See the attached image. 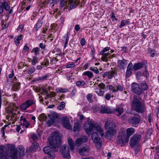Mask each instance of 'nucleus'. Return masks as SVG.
I'll use <instances>...</instances> for the list:
<instances>
[{
    "label": "nucleus",
    "instance_id": "52",
    "mask_svg": "<svg viewBox=\"0 0 159 159\" xmlns=\"http://www.w3.org/2000/svg\"><path fill=\"white\" fill-rule=\"evenodd\" d=\"M67 89H63L62 88H60L59 89H58V91H57V92H60L62 93H65L67 91Z\"/></svg>",
    "mask_w": 159,
    "mask_h": 159
},
{
    "label": "nucleus",
    "instance_id": "48",
    "mask_svg": "<svg viewBox=\"0 0 159 159\" xmlns=\"http://www.w3.org/2000/svg\"><path fill=\"white\" fill-rule=\"evenodd\" d=\"M129 70L132 71L133 70V65L131 62H130L128 65L127 69Z\"/></svg>",
    "mask_w": 159,
    "mask_h": 159
},
{
    "label": "nucleus",
    "instance_id": "13",
    "mask_svg": "<svg viewBox=\"0 0 159 159\" xmlns=\"http://www.w3.org/2000/svg\"><path fill=\"white\" fill-rule=\"evenodd\" d=\"M43 151L44 152L48 154L51 158L54 159L55 158V155L54 152L52 151L51 148L48 146L45 147Z\"/></svg>",
    "mask_w": 159,
    "mask_h": 159
},
{
    "label": "nucleus",
    "instance_id": "26",
    "mask_svg": "<svg viewBox=\"0 0 159 159\" xmlns=\"http://www.w3.org/2000/svg\"><path fill=\"white\" fill-rule=\"evenodd\" d=\"M123 112V109L122 108L119 107H118L115 109V111L116 115L118 116L121 115Z\"/></svg>",
    "mask_w": 159,
    "mask_h": 159
},
{
    "label": "nucleus",
    "instance_id": "24",
    "mask_svg": "<svg viewBox=\"0 0 159 159\" xmlns=\"http://www.w3.org/2000/svg\"><path fill=\"white\" fill-rule=\"evenodd\" d=\"M111 70L109 71V75L107 77L109 79H112L113 76H115L117 75V73L115 71V70L114 69L113 70L112 68H111Z\"/></svg>",
    "mask_w": 159,
    "mask_h": 159
},
{
    "label": "nucleus",
    "instance_id": "27",
    "mask_svg": "<svg viewBox=\"0 0 159 159\" xmlns=\"http://www.w3.org/2000/svg\"><path fill=\"white\" fill-rule=\"evenodd\" d=\"M9 16H8L7 18L5 20H3L2 22V29H5L7 28L9 26V23H7V21L8 19Z\"/></svg>",
    "mask_w": 159,
    "mask_h": 159
},
{
    "label": "nucleus",
    "instance_id": "41",
    "mask_svg": "<svg viewBox=\"0 0 159 159\" xmlns=\"http://www.w3.org/2000/svg\"><path fill=\"white\" fill-rule=\"evenodd\" d=\"M42 22L40 21V19H39L38 22L36 25V28L37 30H38L42 26Z\"/></svg>",
    "mask_w": 159,
    "mask_h": 159
},
{
    "label": "nucleus",
    "instance_id": "7",
    "mask_svg": "<svg viewBox=\"0 0 159 159\" xmlns=\"http://www.w3.org/2000/svg\"><path fill=\"white\" fill-rule=\"evenodd\" d=\"M128 141V138H126L124 134L122 133H120L117 137V143L121 146H124L125 143H127Z\"/></svg>",
    "mask_w": 159,
    "mask_h": 159
},
{
    "label": "nucleus",
    "instance_id": "51",
    "mask_svg": "<svg viewBox=\"0 0 159 159\" xmlns=\"http://www.w3.org/2000/svg\"><path fill=\"white\" fill-rule=\"evenodd\" d=\"M96 69H95L94 68L90 67V70L93 71H94L96 74H98L99 73L98 70V69L96 68Z\"/></svg>",
    "mask_w": 159,
    "mask_h": 159
},
{
    "label": "nucleus",
    "instance_id": "42",
    "mask_svg": "<svg viewBox=\"0 0 159 159\" xmlns=\"http://www.w3.org/2000/svg\"><path fill=\"white\" fill-rule=\"evenodd\" d=\"M85 84V81L83 80L81 81H77L76 83V84L78 86H82L84 85Z\"/></svg>",
    "mask_w": 159,
    "mask_h": 159
},
{
    "label": "nucleus",
    "instance_id": "29",
    "mask_svg": "<svg viewBox=\"0 0 159 159\" xmlns=\"http://www.w3.org/2000/svg\"><path fill=\"white\" fill-rule=\"evenodd\" d=\"M20 83H16L14 84L12 89L14 91H16L19 89L20 87Z\"/></svg>",
    "mask_w": 159,
    "mask_h": 159
},
{
    "label": "nucleus",
    "instance_id": "35",
    "mask_svg": "<svg viewBox=\"0 0 159 159\" xmlns=\"http://www.w3.org/2000/svg\"><path fill=\"white\" fill-rule=\"evenodd\" d=\"M65 103L64 102H61L57 107V109L59 110H61L64 109L65 107Z\"/></svg>",
    "mask_w": 159,
    "mask_h": 159
},
{
    "label": "nucleus",
    "instance_id": "45",
    "mask_svg": "<svg viewBox=\"0 0 159 159\" xmlns=\"http://www.w3.org/2000/svg\"><path fill=\"white\" fill-rule=\"evenodd\" d=\"M122 90L123 87L121 85H118L116 87V89H115V90L113 91V92L116 93L118 91V90L122 91Z\"/></svg>",
    "mask_w": 159,
    "mask_h": 159
},
{
    "label": "nucleus",
    "instance_id": "21",
    "mask_svg": "<svg viewBox=\"0 0 159 159\" xmlns=\"http://www.w3.org/2000/svg\"><path fill=\"white\" fill-rule=\"evenodd\" d=\"M135 131V129L133 128H129L127 129L126 132L127 133V136L126 138H129L134 133Z\"/></svg>",
    "mask_w": 159,
    "mask_h": 159
},
{
    "label": "nucleus",
    "instance_id": "20",
    "mask_svg": "<svg viewBox=\"0 0 159 159\" xmlns=\"http://www.w3.org/2000/svg\"><path fill=\"white\" fill-rule=\"evenodd\" d=\"M39 148V144L37 142H34L32 143L31 144L30 151L31 152L35 151Z\"/></svg>",
    "mask_w": 159,
    "mask_h": 159
},
{
    "label": "nucleus",
    "instance_id": "47",
    "mask_svg": "<svg viewBox=\"0 0 159 159\" xmlns=\"http://www.w3.org/2000/svg\"><path fill=\"white\" fill-rule=\"evenodd\" d=\"M110 49L109 47H106L104 49L102 50L101 52H100V54H103V53H105L104 52H107V51L109 50Z\"/></svg>",
    "mask_w": 159,
    "mask_h": 159
},
{
    "label": "nucleus",
    "instance_id": "62",
    "mask_svg": "<svg viewBox=\"0 0 159 159\" xmlns=\"http://www.w3.org/2000/svg\"><path fill=\"white\" fill-rule=\"evenodd\" d=\"M75 66V65L74 64H70L67 65L66 67L67 68H71Z\"/></svg>",
    "mask_w": 159,
    "mask_h": 159
},
{
    "label": "nucleus",
    "instance_id": "31",
    "mask_svg": "<svg viewBox=\"0 0 159 159\" xmlns=\"http://www.w3.org/2000/svg\"><path fill=\"white\" fill-rule=\"evenodd\" d=\"M148 53L150 54V56L152 57H154L155 53V50L153 49L148 48Z\"/></svg>",
    "mask_w": 159,
    "mask_h": 159
},
{
    "label": "nucleus",
    "instance_id": "63",
    "mask_svg": "<svg viewBox=\"0 0 159 159\" xmlns=\"http://www.w3.org/2000/svg\"><path fill=\"white\" fill-rule=\"evenodd\" d=\"M111 98V95L110 94L107 93L105 96V98L107 100H109Z\"/></svg>",
    "mask_w": 159,
    "mask_h": 159
},
{
    "label": "nucleus",
    "instance_id": "2",
    "mask_svg": "<svg viewBox=\"0 0 159 159\" xmlns=\"http://www.w3.org/2000/svg\"><path fill=\"white\" fill-rule=\"evenodd\" d=\"M51 137H49L48 139L50 145L52 147L53 150L56 152L58 150L61 145V134L58 131H54L51 135Z\"/></svg>",
    "mask_w": 159,
    "mask_h": 159
},
{
    "label": "nucleus",
    "instance_id": "43",
    "mask_svg": "<svg viewBox=\"0 0 159 159\" xmlns=\"http://www.w3.org/2000/svg\"><path fill=\"white\" fill-rule=\"evenodd\" d=\"M48 76L47 75L43 76H40L38 78V80L43 81L46 80Z\"/></svg>",
    "mask_w": 159,
    "mask_h": 159
},
{
    "label": "nucleus",
    "instance_id": "50",
    "mask_svg": "<svg viewBox=\"0 0 159 159\" xmlns=\"http://www.w3.org/2000/svg\"><path fill=\"white\" fill-rule=\"evenodd\" d=\"M105 85L103 83H101L98 85L99 87L102 89L104 90L105 88Z\"/></svg>",
    "mask_w": 159,
    "mask_h": 159
},
{
    "label": "nucleus",
    "instance_id": "60",
    "mask_svg": "<svg viewBox=\"0 0 159 159\" xmlns=\"http://www.w3.org/2000/svg\"><path fill=\"white\" fill-rule=\"evenodd\" d=\"M80 43L82 46H84L85 44V40L84 38H82L80 40Z\"/></svg>",
    "mask_w": 159,
    "mask_h": 159
},
{
    "label": "nucleus",
    "instance_id": "12",
    "mask_svg": "<svg viewBox=\"0 0 159 159\" xmlns=\"http://www.w3.org/2000/svg\"><path fill=\"white\" fill-rule=\"evenodd\" d=\"M61 122L63 124V126L68 129H71L70 120L66 116L63 117L61 118Z\"/></svg>",
    "mask_w": 159,
    "mask_h": 159
},
{
    "label": "nucleus",
    "instance_id": "34",
    "mask_svg": "<svg viewBox=\"0 0 159 159\" xmlns=\"http://www.w3.org/2000/svg\"><path fill=\"white\" fill-rule=\"evenodd\" d=\"M49 117L50 118L47 121V124L48 125V126H50L54 124L55 120L51 117Z\"/></svg>",
    "mask_w": 159,
    "mask_h": 159
},
{
    "label": "nucleus",
    "instance_id": "5",
    "mask_svg": "<svg viewBox=\"0 0 159 159\" xmlns=\"http://www.w3.org/2000/svg\"><path fill=\"white\" fill-rule=\"evenodd\" d=\"M141 135L138 134H135L132 137L129 142L130 145L132 148H133L138 144L141 139Z\"/></svg>",
    "mask_w": 159,
    "mask_h": 159
},
{
    "label": "nucleus",
    "instance_id": "46",
    "mask_svg": "<svg viewBox=\"0 0 159 159\" xmlns=\"http://www.w3.org/2000/svg\"><path fill=\"white\" fill-rule=\"evenodd\" d=\"M40 117L42 120L45 121L46 120L47 118V116L46 115L44 114H42L40 116Z\"/></svg>",
    "mask_w": 159,
    "mask_h": 159
},
{
    "label": "nucleus",
    "instance_id": "4",
    "mask_svg": "<svg viewBox=\"0 0 159 159\" xmlns=\"http://www.w3.org/2000/svg\"><path fill=\"white\" fill-rule=\"evenodd\" d=\"M134 96V99L131 102V106L132 108L136 112L143 113L146 110L144 104L140 102L139 100Z\"/></svg>",
    "mask_w": 159,
    "mask_h": 159
},
{
    "label": "nucleus",
    "instance_id": "53",
    "mask_svg": "<svg viewBox=\"0 0 159 159\" xmlns=\"http://www.w3.org/2000/svg\"><path fill=\"white\" fill-rule=\"evenodd\" d=\"M3 149L2 146L0 147V157H2L4 155Z\"/></svg>",
    "mask_w": 159,
    "mask_h": 159
},
{
    "label": "nucleus",
    "instance_id": "44",
    "mask_svg": "<svg viewBox=\"0 0 159 159\" xmlns=\"http://www.w3.org/2000/svg\"><path fill=\"white\" fill-rule=\"evenodd\" d=\"M97 94L99 96H102L104 93L103 91L101 90L98 89H97V90L95 91Z\"/></svg>",
    "mask_w": 159,
    "mask_h": 159
},
{
    "label": "nucleus",
    "instance_id": "54",
    "mask_svg": "<svg viewBox=\"0 0 159 159\" xmlns=\"http://www.w3.org/2000/svg\"><path fill=\"white\" fill-rule=\"evenodd\" d=\"M37 59V57H34L32 60V64L33 65H34L37 62V61H36Z\"/></svg>",
    "mask_w": 159,
    "mask_h": 159
},
{
    "label": "nucleus",
    "instance_id": "28",
    "mask_svg": "<svg viewBox=\"0 0 159 159\" xmlns=\"http://www.w3.org/2000/svg\"><path fill=\"white\" fill-rule=\"evenodd\" d=\"M73 128L74 131L75 132L79 131L80 130V126L78 122L74 123Z\"/></svg>",
    "mask_w": 159,
    "mask_h": 159
},
{
    "label": "nucleus",
    "instance_id": "64",
    "mask_svg": "<svg viewBox=\"0 0 159 159\" xmlns=\"http://www.w3.org/2000/svg\"><path fill=\"white\" fill-rule=\"evenodd\" d=\"M29 48L27 46V45H26L24 46L23 48V50L25 52H27L29 50Z\"/></svg>",
    "mask_w": 159,
    "mask_h": 159
},
{
    "label": "nucleus",
    "instance_id": "9",
    "mask_svg": "<svg viewBox=\"0 0 159 159\" xmlns=\"http://www.w3.org/2000/svg\"><path fill=\"white\" fill-rule=\"evenodd\" d=\"M131 89L133 92L138 95H140L143 92L142 89L139 84L135 82L132 84Z\"/></svg>",
    "mask_w": 159,
    "mask_h": 159
},
{
    "label": "nucleus",
    "instance_id": "59",
    "mask_svg": "<svg viewBox=\"0 0 159 159\" xmlns=\"http://www.w3.org/2000/svg\"><path fill=\"white\" fill-rule=\"evenodd\" d=\"M125 24V20H122L120 22V24L119 26V27L120 28H121L123 26H124Z\"/></svg>",
    "mask_w": 159,
    "mask_h": 159
},
{
    "label": "nucleus",
    "instance_id": "15",
    "mask_svg": "<svg viewBox=\"0 0 159 159\" xmlns=\"http://www.w3.org/2000/svg\"><path fill=\"white\" fill-rule=\"evenodd\" d=\"M79 0H69V4H70L69 7L68 8L69 10L75 8L80 3Z\"/></svg>",
    "mask_w": 159,
    "mask_h": 159
},
{
    "label": "nucleus",
    "instance_id": "11",
    "mask_svg": "<svg viewBox=\"0 0 159 159\" xmlns=\"http://www.w3.org/2000/svg\"><path fill=\"white\" fill-rule=\"evenodd\" d=\"M34 104L35 102L33 100L29 99L22 103L20 106V108L21 110H25L30 107Z\"/></svg>",
    "mask_w": 159,
    "mask_h": 159
},
{
    "label": "nucleus",
    "instance_id": "40",
    "mask_svg": "<svg viewBox=\"0 0 159 159\" xmlns=\"http://www.w3.org/2000/svg\"><path fill=\"white\" fill-rule=\"evenodd\" d=\"M141 86L142 88V90H146L148 88L146 83L145 82H143L141 83Z\"/></svg>",
    "mask_w": 159,
    "mask_h": 159
},
{
    "label": "nucleus",
    "instance_id": "22",
    "mask_svg": "<svg viewBox=\"0 0 159 159\" xmlns=\"http://www.w3.org/2000/svg\"><path fill=\"white\" fill-rule=\"evenodd\" d=\"M19 150L18 151L19 153V158H21V157L25 155V148L21 146H18Z\"/></svg>",
    "mask_w": 159,
    "mask_h": 159
},
{
    "label": "nucleus",
    "instance_id": "3",
    "mask_svg": "<svg viewBox=\"0 0 159 159\" xmlns=\"http://www.w3.org/2000/svg\"><path fill=\"white\" fill-rule=\"evenodd\" d=\"M105 127L107 131L106 133V137L108 139H111L116 134V126L113 122L107 121L105 124Z\"/></svg>",
    "mask_w": 159,
    "mask_h": 159
},
{
    "label": "nucleus",
    "instance_id": "17",
    "mask_svg": "<svg viewBox=\"0 0 159 159\" xmlns=\"http://www.w3.org/2000/svg\"><path fill=\"white\" fill-rule=\"evenodd\" d=\"M100 54L102 55V57L101 59L104 61L107 62L108 60H110L109 59L111 58V54L109 52Z\"/></svg>",
    "mask_w": 159,
    "mask_h": 159
},
{
    "label": "nucleus",
    "instance_id": "18",
    "mask_svg": "<svg viewBox=\"0 0 159 159\" xmlns=\"http://www.w3.org/2000/svg\"><path fill=\"white\" fill-rule=\"evenodd\" d=\"M88 140L87 137L86 136L83 137L81 138L77 139L75 141L77 145H80L82 143H85Z\"/></svg>",
    "mask_w": 159,
    "mask_h": 159
},
{
    "label": "nucleus",
    "instance_id": "30",
    "mask_svg": "<svg viewBox=\"0 0 159 159\" xmlns=\"http://www.w3.org/2000/svg\"><path fill=\"white\" fill-rule=\"evenodd\" d=\"M68 143L70 147V149L72 151L74 149V145L73 142L71 138H69L68 139Z\"/></svg>",
    "mask_w": 159,
    "mask_h": 159
},
{
    "label": "nucleus",
    "instance_id": "36",
    "mask_svg": "<svg viewBox=\"0 0 159 159\" xmlns=\"http://www.w3.org/2000/svg\"><path fill=\"white\" fill-rule=\"evenodd\" d=\"M17 152L14 151L11 152V157L12 159H17Z\"/></svg>",
    "mask_w": 159,
    "mask_h": 159
},
{
    "label": "nucleus",
    "instance_id": "55",
    "mask_svg": "<svg viewBox=\"0 0 159 159\" xmlns=\"http://www.w3.org/2000/svg\"><path fill=\"white\" fill-rule=\"evenodd\" d=\"M15 147L14 145H10L8 147V149L10 150V151H11V152L14 151V150L15 149Z\"/></svg>",
    "mask_w": 159,
    "mask_h": 159
},
{
    "label": "nucleus",
    "instance_id": "39",
    "mask_svg": "<svg viewBox=\"0 0 159 159\" xmlns=\"http://www.w3.org/2000/svg\"><path fill=\"white\" fill-rule=\"evenodd\" d=\"M40 51V48H39L38 47H36L35 48H34L32 51V52H34V53L35 55H37L39 54V52Z\"/></svg>",
    "mask_w": 159,
    "mask_h": 159
},
{
    "label": "nucleus",
    "instance_id": "23",
    "mask_svg": "<svg viewBox=\"0 0 159 159\" xmlns=\"http://www.w3.org/2000/svg\"><path fill=\"white\" fill-rule=\"evenodd\" d=\"M101 113H111L112 112L110 109L109 108L107 107H102V109L100 110Z\"/></svg>",
    "mask_w": 159,
    "mask_h": 159
},
{
    "label": "nucleus",
    "instance_id": "1",
    "mask_svg": "<svg viewBox=\"0 0 159 159\" xmlns=\"http://www.w3.org/2000/svg\"><path fill=\"white\" fill-rule=\"evenodd\" d=\"M84 127L86 133L90 135L93 130H96L98 133L102 138L104 136L103 130L100 126L94 123L92 119L88 118L87 123H85L84 125Z\"/></svg>",
    "mask_w": 159,
    "mask_h": 159
},
{
    "label": "nucleus",
    "instance_id": "49",
    "mask_svg": "<svg viewBox=\"0 0 159 159\" xmlns=\"http://www.w3.org/2000/svg\"><path fill=\"white\" fill-rule=\"evenodd\" d=\"M131 74L132 71L127 70L125 74L126 77H129L131 75Z\"/></svg>",
    "mask_w": 159,
    "mask_h": 159
},
{
    "label": "nucleus",
    "instance_id": "32",
    "mask_svg": "<svg viewBox=\"0 0 159 159\" xmlns=\"http://www.w3.org/2000/svg\"><path fill=\"white\" fill-rule=\"evenodd\" d=\"M83 75L88 76L89 78H92L93 76V73L89 71L84 72Z\"/></svg>",
    "mask_w": 159,
    "mask_h": 159
},
{
    "label": "nucleus",
    "instance_id": "61",
    "mask_svg": "<svg viewBox=\"0 0 159 159\" xmlns=\"http://www.w3.org/2000/svg\"><path fill=\"white\" fill-rule=\"evenodd\" d=\"M31 138L33 140L35 141L38 139V136L35 134H33L31 136Z\"/></svg>",
    "mask_w": 159,
    "mask_h": 159
},
{
    "label": "nucleus",
    "instance_id": "25",
    "mask_svg": "<svg viewBox=\"0 0 159 159\" xmlns=\"http://www.w3.org/2000/svg\"><path fill=\"white\" fill-rule=\"evenodd\" d=\"M143 66V64L141 62H138L134 64L133 68L135 70H138L142 68Z\"/></svg>",
    "mask_w": 159,
    "mask_h": 159
},
{
    "label": "nucleus",
    "instance_id": "57",
    "mask_svg": "<svg viewBox=\"0 0 159 159\" xmlns=\"http://www.w3.org/2000/svg\"><path fill=\"white\" fill-rule=\"evenodd\" d=\"M39 46L40 48L42 50H44L46 48V46L43 43H41L39 44Z\"/></svg>",
    "mask_w": 159,
    "mask_h": 159
},
{
    "label": "nucleus",
    "instance_id": "14",
    "mask_svg": "<svg viewBox=\"0 0 159 159\" xmlns=\"http://www.w3.org/2000/svg\"><path fill=\"white\" fill-rule=\"evenodd\" d=\"M89 150V147L86 146L79 148L78 152L81 156H86L88 155Z\"/></svg>",
    "mask_w": 159,
    "mask_h": 159
},
{
    "label": "nucleus",
    "instance_id": "10",
    "mask_svg": "<svg viewBox=\"0 0 159 159\" xmlns=\"http://www.w3.org/2000/svg\"><path fill=\"white\" fill-rule=\"evenodd\" d=\"M141 116L139 114H136L134 116L129 118L128 121L129 124L131 125H137L140 121Z\"/></svg>",
    "mask_w": 159,
    "mask_h": 159
},
{
    "label": "nucleus",
    "instance_id": "58",
    "mask_svg": "<svg viewBox=\"0 0 159 159\" xmlns=\"http://www.w3.org/2000/svg\"><path fill=\"white\" fill-rule=\"evenodd\" d=\"M20 120L23 121L25 123L28 122L26 118H24L23 116H21L20 117Z\"/></svg>",
    "mask_w": 159,
    "mask_h": 159
},
{
    "label": "nucleus",
    "instance_id": "56",
    "mask_svg": "<svg viewBox=\"0 0 159 159\" xmlns=\"http://www.w3.org/2000/svg\"><path fill=\"white\" fill-rule=\"evenodd\" d=\"M35 69L34 67L31 68L28 71L29 74H31L34 73L35 71Z\"/></svg>",
    "mask_w": 159,
    "mask_h": 159
},
{
    "label": "nucleus",
    "instance_id": "8",
    "mask_svg": "<svg viewBox=\"0 0 159 159\" xmlns=\"http://www.w3.org/2000/svg\"><path fill=\"white\" fill-rule=\"evenodd\" d=\"M61 151L63 158L69 159L70 157L69 148L67 145H63L61 147Z\"/></svg>",
    "mask_w": 159,
    "mask_h": 159
},
{
    "label": "nucleus",
    "instance_id": "19",
    "mask_svg": "<svg viewBox=\"0 0 159 159\" xmlns=\"http://www.w3.org/2000/svg\"><path fill=\"white\" fill-rule=\"evenodd\" d=\"M0 6H1L3 9H5L6 11H8L10 9V7L6 0H0Z\"/></svg>",
    "mask_w": 159,
    "mask_h": 159
},
{
    "label": "nucleus",
    "instance_id": "38",
    "mask_svg": "<svg viewBox=\"0 0 159 159\" xmlns=\"http://www.w3.org/2000/svg\"><path fill=\"white\" fill-rule=\"evenodd\" d=\"M50 117L53 119L55 120L57 119H58L59 118L58 114L55 112L52 113L50 116Z\"/></svg>",
    "mask_w": 159,
    "mask_h": 159
},
{
    "label": "nucleus",
    "instance_id": "16",
    "mask_svg": "<svg viewBox=\"0 0 159 159\" xmlns=\"http://www.w3.org/2000/svg\"><path fill=\"white\" fill-rule=\"evenodd\" d=\"M118 66L120 69H124L127 65L126 61L124 59L118 60L117 61Z\"/></svg>",
    "mask_w": 159,
    "mask_h": 159
},
{
    "label": "nucleus",
    "instance_id": "37",
    "mask_svg": "<svg viewBox=\"0 0 159 159\" xmlns=\"http://www.w3.org/2000/svg\"><path fill=\"white\" fill-rule=\"evenodd\" d=\"M93 95L91 93H89L87 95V98L89 102H93Z\"/></svg>",
    "mask_w": 159,
    "mask_h": 159
},
{
    "label": "nucleus",
    "instance_id": "33",
    "mask_svg": "<svg viewBox=\"0 0 159 159\" xmlns=\"http://www.w3.org/2000/svg\"><path fill=\"white\" fill-rule=\"evenodd\" d=\"M70 35V32L68 31L66 34V39L65 42V44L64 46V48H65L67 46L68 44V40L69 39V37Z\"/></svg>",
    "mask_w": 159,
    "mask_h": 159
},
{
    "label": "nucleus",
    "instance_id": "6",
    "mask_svg": "<svg viewBox=\"0 0 159 159\" xmlns=\"http://www.w3.org/2000/svg\"><path fill=\"white\" fill-rule=\"evenodd\" d=\"M91 138L93 142L96 143V146L98 148L100 149L101 147L102 140L99 137L97 132H94L92 133Z\"/></svg>",
    "mask_w": 159,
    "mask_h": 159
}]
</instances>
